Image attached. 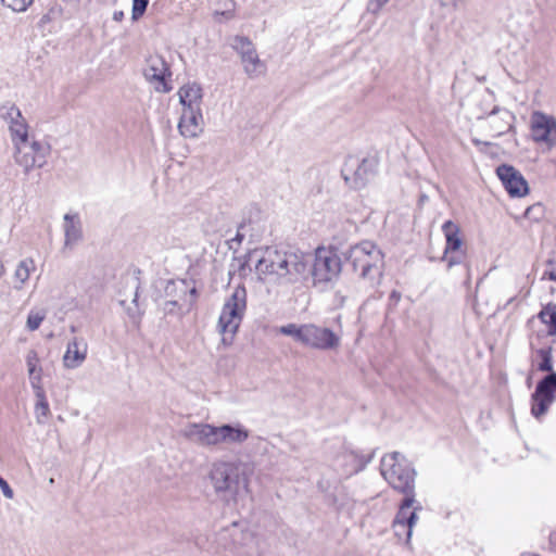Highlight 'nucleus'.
Here are the masks:
<instances>
[{
  "label": "nucleus",
  "mask_w": 556,
  "mask_h": 556,
  "mask_svg": "<svg viewBox=\"0 0 556 556\" xmlns=\"http://www.w3.org/2000/svg\"><path fill=\"white\" fill-rule=\"evenodd\" d=\"M488 128L493 137L497 138L503 135L515 132L516 116L513 112L497 105L485 115Z\"/></svg>",
  "instance_id": "obj_16"
},
{
  "label": "nucleus",
  "mask_w": 556,
  "mask_h": 556,
  "mask_svg": "<svg viewBox=\"0 0 556 556\" xmlns=\"http://www.w3.org/2000/svg\"><path fill=\"white\" fill-rule=\"evenodd\" d=\"M87 354V341L81 337H74L66 344V350L62 357L63 366L66 369H76L85 363Z\"/></svg>",
  "instance_id": "obj_19"
},
{
  "label": "nucleus",
  "mask_w": 556,
  "mask_h": 556,
  "mask_svg": "<svg viewBox=\"0 0 556 556\" xmlns=\"http://www.w3.org/2000/svg\"><path fill=\"white\" fill-rule=\"evenodd\" d=\"M415 502V494L405 495V498L402 501L394 519L397 527H403L404 523L410 527L416 525L418 520L417 510L420 509V506L414 507L412 510Z\"/></svg>",
  "instance_id": "obj_25"
},
{
  "label": "nucleus",
  "mask_w": 556,
  "mask_h": 556,
  "mask_svg": "<svg viewBox=\"0 0 556 556\" xmlns=\"http://www.w3.org/2000/svg\"><path fill=\"white\" fill-rule=\"evenodd\" d=\"M277 331L283 336L292 338L296 343L305 346L306 324L290 323L277 328Z\"/></svg>",
  "instance_id": "obj_30"
},
{
  "label": "nucleus",
  "mask_w": 556,
  "mask_h": 556,
  "mask_svg": "<svg viewBox=\"0 0 556 556\" xmlns=\"http://www.w3.org/2000/svg\"><path fill=\"white\" fill-rule=\"evenodd\" d=\"M128 282H130V287H131L132 302L136 303L137 296H138V282L134 278H129Z\"/></svg>",
  "instance_id": "obj_45"
},
{
  "label": "nucleus",
  "mask_w": 556,
  "mask_h": 556,
  "mask_svg": "<svg viewBox=\"0 0 556 556\" xmlns=\"http://www.w3.org/2000/svg\"><path fill=\"white\" fill-rule=\"evenodd\" d=\"M282 254L283 251L275 248L254 250L241 263V269L244 270L245 266H248L250 270H254L260 281L281 285Z\"/></svg>",
  "instance_id": "obj_7"
},
{
  "label": "nucleus",
  "mask_w": 556,
  "mask_h": 556,
  "mask_svg": "<svg viewBox=\"0 0 556 556\" xmlns=\"http://www.w3.org/2000/svg\"><path fill=\"white\" fill-rule=\"evenodd\" d=\"M14 160L29 172L36 167H42L46 164L48 148L33 138L13 144Z\"/></svg>",
  "instance_id": "obj_10"
},
{
  "label": "nucleus",
  "mask_w": 556,
  "mask_h": 556,
  "mask_svg": "<svg viewBox=\"0 0 556 556\" xmlns=\"http://www.w3.org/2000/svg\"><path fill=\"white\" fill-rule=\"evenodd\" d=\"M231 540V546L243 548L247 554L252 555L257 553L258 542L256 536L250 530L244 529L238 523H232L218 533V540L228 547L227 540Z\"/></svg>",
  "instance_id": "obj_14"
},
{
  "label": "nucleus",
  "mask_w": 556,
  "mask_h": 556,
  "mask_svg": "<svg viewBox=\"0 0 556 556\" xmlns=\"http://www.w3.org/2000/svg\"><path fill=\"white\" fill-rule=\"evenodd\" d=\"M244 73L250 78H256L266 73V65L260 59L257 52L241 61Z\"/></svg>",
  "instance_id": "obj_28"
},
{
  "label": "nucleus",
  "mask_w": 556,
  "mask_h": 556,
  "mask_svg": "<svg viewBox=\"0 0 556 556\" xmlns=\"http://www.w3.org/2000/svg\"><path fill=\"white\" fill-rule=\"evenodd\" d=\"M392 527L394 530V534L399 538V540H403L405 543H408L410 541L414 527H410L405 523L403 525V527H397L395 521H393Z\"/></svg>",
  "instance_id": "obj_38"
},
{
  "label": "nucleus",
  "mask_w": 556,
  "mask_h": 556,
  "mask_svg": "<svg viewBox=\"0 0 556 556\" xmlns=\"http://www.w3.org/2000/svg\"><path fill=\"white\" fill-rule=\"evenodd\" d=\"M181 434L199 446L212 448L220 445L240 446L250 438V430L240 422L220 426L192 422L181 430Z\"/></svg>",
  "instance_id": "obj_2"
},
{
  "label": "nucleus",
  "mask_w": 556,
  "mask_h": 556,
  "mask_svg": "<svg viewBox=\"0 0 556 556\" xmlns=\"http://www.w3.org/2000/svg\"><path fill=\"white\" fill-rule=\"evenodd\" d=\"M124 18V12L123 11H115L113 13V20L115 22H121Z\"/></svg>",
  "instance_id": "obj_46"
},
{
  "label": "nucleus",
  "mask_w": 556,
  "mask_h": 556,
  "mask_svg": "<svg viewBox=\"0 0 556 556\" xmlns=\"http://www.w3.org/2000/svg\"><path fill=\"white\" fill-rule=\"evenodd\" d=\"M181 110H202L203 88L195 81H188L177 91Z\"/></svg>",
  "instance_id": "obj_20"
},
{
  "label": "nucleus",
  "mask_w": 556,
  "mask_h": 556,
  "mask_svg": "<svg viewBox=\"0 0 556 556\" xmlns=\"http://www.w3.org/2000/svg\"><path fill=\"white\" fill-rule=\"evenodd\" d=\"M542 211L543 210L541 204H534L526 210L525 216L528 218L539 219L542 214Z\"/></svg>",
  "instance_id": "obj_43"
},
{
  "label": "nucleus",
  "mask_w": 556,
  "mask_h": 556,
  "mask_svg": "<svg viewBox=\"0 0 556 556\" xmlns=\"http://www.w3.org/2000/svg\"><path fill=\"white\" fill-rule=\"evenodd\" d=\"M163 309L167 314H178L181 311V307L177 300H170L164 303Z\"/></svg>",
  "instance_id": "obj_42"
},
{
  "label": "nucleus",
  "mask_w": 556,
  "mask_h": 556,
  "mask_svg": "<svg viewBox=\"0 0 556 556\" xmlns=\"http://www.w3.org/2000/svg\"><path fill=\"white\" fill-rule=\"evenodd\" d=\"M442 231L445 238L443 260L447 267L452 268L460 264L465 257L464 238L459 226L452 220H446L443 224Z\"/></svg>",
  "instance_id": "obj_12"
},
{
  "label": "nucleus",
  "mask_w": 556,
  "mask_h": 556,
  "mask_svg": "<svg viewBox=\"0 0 556 556\" xmlns=\"http://www.w3.org/2000/svg\"><path fill=\"white\" fill-rule=\"evenodd\" d=\"M62 2L70 7H77L80 0H62Z\"/></svg>",
  "instance_id": "obj_47"
},
{
  "label": "nucleus",
  "mask_w": 556,
  "mask_h": 556,
  "mask_svg": "<svg viewBox=\"0 0 556 556\" xmlns=\"http://www.w3.org/2000/svg\"><path fill=\"white\" fill-rule=\"evenodd\" d=\"M33 391H34L35 399H36L35 407H34L36 421L39 425H45L51 414L50 406H49V403H48V400L46 396L45 388L43 387L35 388V389H33Z\"/></svg>",
  "instance_id": "obj_27"
},
{
  "label": "nucleus",
  "mask_w": 556,
  "mask_h": 556,
  "mask_svg": "<svg viewBox=\"0 0 556 556\" xmlns=\"http://www.w3.org/2000/svg\"><path fill=\"white\" fill-rule=\"evenodd\" d=\"M254 466L242 460L218 459L211 464L207 480L215 494L228 504L250 494Z\"/></svg>",
  "instance_id": "obj_1"
},
{
  "label": "nucleus",
  "mask_w": 556,
  "mask_h": 556,
  "mask_svg": "<svg viewBox=\"0 0 556 556\" xmlns=\"http://www.w3.org/2000/svg\"><path fill=\"white\" fill-rule=\"evenodd\" d=\"M34 0H2L14 12H25Z\"/></svg>",
  "instance_id": "obj_39"
},
{
  "label": "nucleus",
  "mask_w": 556,
  "mask_h": 556,
  "mask_svg": "<svg viewBox=\"0 0 556 556\" xmlns=\"http://www.w3.org/2000/svg\"><path fill=\"white\" fill-rule=\"evenodd\" d=\"M25 363L31 389L43 387V368L38 352L29 350L26 353Z\"/></svg>",
  "instance_id": "obj_24"
},
{
  "label": "nucleus",
  "mask_w": 556,
  "mask_h": 556,
  "mask_svg": "<svg viewBox=\"0 0 556 556\" xmlns=\"http://www.w3.org/2000/svg\"><path fill=\"white\" fill-rule=\"evenodd\" d=\"M230 46L239 54L241 61L257 52L253 42L244 36H235Z\"/></svg>",
  "instance_id": "obj_32"
},
{
  "label": "nucleus",
  "mask_w": 556,
  "mask_h": 556,
  "mask_svg": "<svg viewBox=\"0 0 556 556\" xmlns=\"http://www.w3.org/2000/svg\"><path fill=\"white\" fill-rule=\"evenodd\" d=\"M346 258L358 276L369 282L371 287L378 286L381 281L384 267V255L382 251L369 240H364L352 245Z\"/></svg>",
  "instance_id": "obj_3"
},
{
  "label": "nucleus",
  "mask_w": 556,
  "mask_h": 556,
  "mask_svg": "<svg viewBox=\"0 0 556 556\" xmlns=\"http://www.w3.org/2000/svg\"><path fill=\"white\" fill-rule=\"evenodd\" d=\"M281 283L293 285L308 278L309 253L303 251H283Z\"/></svg>",
  "instance_id": "obj_11"
},
{
  "label": "nucleus",
  "mask_w": 556,
  "mask_h": 556,
  "mask_svg": "<svg viewBox=\"0 0 556 556\" xmlns=\"http://www.w3.org/2000/svg\"><path fill=\"white\" fill-rule=\"evenodd\" d=\"M3 118L5 123L8 124V127L11 128V126H16L21 124L22 122H25L26 119L22 115L20 109L15 105H9L5 108V112L3 113Z\"/></svg>",
  "instance_id": "obj_36"
},
{
  "label": "nucleus",
  "mask_w": 556,
  "mask_h": 556,
  "mask_svg": "<svg viewBox=\"0 0 556 556\" xmlns=\"http://www.w3.org/2000/svg\"><path fill=\"white\" fill-rule=\"evenodd\" d=\"M144 77L157 92H168L170 72L166 61L159 54L150 55L144 67Z\"/></svg>",
  "instance_id": "obj_13"
},
{
  "label": "nucleus",
  "mask_w": 556,
  "mask_h": 556,
  "mask_svg": "<svg viewBox=\"0 0 556 556\" xmlns=\"http://www.w3.org/2000/svg\"><path fill=\"white\" fill-rule=\"evenodd\" d=\"M390 0H368L366 10L368 13L377 16L382 9L389 3Z\"/></svg>",
  "instance_id": "obj_40"
},
{
  "label": "nucleus",
  "mask_w": 556,
  "mask_h": 556,
  "mask_svg": "<svg viewBox=\"0 0 556 556\" xmlns=\"http://www.w3.org/2000/svg\"><path fill=\"white\" fill-rule=\"evenodd\" d=\"M47 317V309L42 307H33L29 309L25 327L28 331H36L40 328L42 321Z\"/></svg>",
  "instance_id": "obj_33"
},
{
  "label": "nucleus",
  "mask_w": 556,
  "mask_h": 556,
  "mask_svg": "<svg viewBox=\"0 0 556 556\" xmlns=\"http://www.w3.org/2000/svg\"><path fill=\"white\" fill-rule=\"evenodd\" d=\"M342 270V263L336 250L319 247L309 254L308 277L315 287L325 288L338 279Z\"/></svg>",
  "instance_id": "obj_8"
},
{
  "label": "nucleus",
  "mask_w": 556,
  "mask_h": 556,
  "mask_svg": "<svg viewBox=\"0 0 556 556\" xmlns=\"http://www.w3.org/2000/svg\"><path fill=\"white\" fill-rule=\"evenodd\" d=\"M549 278H551L552 280H556V276H554L553 274H551V275H549Z\"/></svg>",
  "instance_id": "obj_48"
},
{
  "label": "nucleus",
  "mask_w": 556,
  "mask_h": 556,
  "mask_svg": "<svg viewBox=\"0 0 556 556\" xmlns=\"http://www.w3.org/2000/svg\"><path fill=\"white\" fill-rule=\"evenodd\" d=\"M245 311L247 290L242 286H237L231 294L226 298L216 325L223 346L229 348L233 343Z\"/></svg>",
  "instance_id": "obj_4"
},
{
  "label": "nucleus",
  "mask_w": 556,
  "mask_h": 556,
  "mask_svg": "<svg viewBox=\"0 0 556 556\" xmlns=\"http://www.w3.org/2000/svg\"><path fill=\"white\" fill-rule=\"evenodd\" d=\"M63 232L65 251H72L83 240L81 220L77 214L67 213L63 217Z\"/></svg>",
  "instance_id": "obj_22"
},
{
  "label": "nucleus",
  "mask_w": 556,
  "mask_h": 556,
  "mask_svg": "<svg viewBox=\"0 0 556 556\" xmlns=\"http://www.w3.org/2000/svg\"><path fill=\"white\" fill-rule=\"evenodd\" d=\"M2 271H3V270H2V266L0 265V276L2 275Z\"/></svg>",
  "instance_id": "obj_49"
},
{
  "label": "nucleus",
  "mask_w": 556,
  "mask_h": 556,
  "mask_svg": "<svg viewBox=\"0 0 556 556\" xmlns=\"http://www.w3.org/2000/svg\"><path fill=\"white\" fill-rule=\"evenodd\" d=\"M149 0H132L131 4V18L138 21L141 18L147 10Z\"/></svg>",
  "instance_id": "obj_37"
},
{
  "label": "nucleus",
  "mask_w": 556,
  "mask_h": 556,
  "mask_svg": "<svg viewBox=\"0 0 556 556\" xmlns=\"http://www.w3.org/2000/svg\"><path fill=\"white\" fill-rule=\"evenodd\" d=\"M35 262L31 258L23 260L16 266L14 278L21 283V288L30 277V274L35 270Z\"/></svg>",
  "instance_id": "obj_34"
},
{
  "label": "nucleus",
  "mask_w": 556,
  "mask_h": 556,
  "mask_svg": "<svg viewBox=\"0 0 556 556\" xmlns=\"http://www.w3.org/2000/svg\"><path fill=\"white\" fill-rule=\"evenodd\" d=\"M277 331L283 336L292 338L296 343L305 346L306 324L290 323L277 328Z\"/></svg>",
  "instance_id": "obj_29"
},
{
  "label": "nucleus",
  "mask_w": 556,
  "mask_h": 556,
  "mask_svg": "<svg viewBox=\"0 0 556 556\" xmlns=\"http://www.w3.org/2000/svg\"><path fill=\"white\" fill-rule=\"evenodd\" d=\"M530 136L533 142L547 150L556 147V118L541 111L530 116Z\"/></svg>",
  "instance_id": "obj_9"
},
{
  "label": "nucleus",
  "mask_w": 556,
  "mask_h": 556,
  "mask_svg": "<svg viewBox=\"0 0 556 556\" xmlns=\"http://www.w3.org/2000/svg\"><path fill=\"white\" fill-rule=\"evenodd\" d=\"M230 46L239 54L241 61L257 52L253 42L244 36H235Z\"/></svg>",
  "instance_id": "obj_31"
},
{
  "label": "nucleus",
  "mask_w": 556,
  "mask_h": 556,
  "mask_svg": "<svg viewBox=\"0 0 556 556\" xmlns=\"http://www.w3.org/2000/svg\"><path fill=\"white\" fill-rule=\"evenodd\" d=\"M380 471L393 490L404 495L415 494L416 470L400 452L386 454L381 458Z\"/></svg>",
  "instance_id": "obj_5"
},
{
  "label": "nucleus",
  "mask_w": 556,
  "mask_h": 556,
  "mask_svg": "<svg viewBox=\"0 0 556 556\" xmlns=\"http://www.w3.org/2000/svg\"><path fill=\"white\" fill-rule=\"evenodd\" d=\"M0 489L7 498H9V500L13 498V496H14L13 490L11 489L9 483L1 477H0Z\"/></svg>",
  "instance_id": "obj_44"
},
{
  "label": "nucleus",
  "mask_w": 556,
  "mask_h": 556,
  "mask_svg": "<svg viewBox=\"0 0 556 556\" xmlns=\"http://www.w3.org/2000/svg\"><path fill=\"white\" fill-rule=\"evenodd\" d=\"M372 177L370 163L363 161L351 176H345V181L351 188L361 190L368 185Z\"/></svg>",
  "instance_id": "obj_26"
},
{
  "label": "nucleus",
  "mask_w": 556,
  "mask_h": 556,
  "mask_svg": "<svg viewBox=\"0 0 556 556\" xmlns=\"http://www.w3.org/2000/svg\"><path fill=\"white\" fill-rule=\"evenodd\" d=\"M469 0H439L442 7L452 8L454 10L464 9Z\"/></svg>",
  "instance_id": "obj_41"
},
{
  "label": "nucleus",
  "mask_w": 556,
  "mask_h": 556,
  "mask_svg": "<svg viewBox=\"0 0 556 556\" xmlns=\"http://www.w3.org/2000/svg\"><path fill=\"white\" fill-rule=\"evenodd\" d=\"M536 367L541 371L549 372L539 382L532 395L531 413L539 418L547 412L556 395V372L553 371L551 348H541L536 351Z\"/></svg>",
  "instance_id": "obj_6"
},
{
  "label": "nucleus",
  "mask_w": 556,
  "mask_h": 556,
  "mask_svg": "<svg viewBox=\"0 0 556 556\" xmlns=\"http://www.w3.org/2000/svg\"><path fill=\"white\" fill-rule=\"evenodd\" d=\"M366 460L353 451L340 453L333 460V468L342 477H350L364 467Z\"/></svg>",
  "instance_id": "obj_23"
},
{
  "label": "nucleus",
  "mask_w": 556,
  "mask_h": 556,
  "mask_svg": "<svg viewBox=\"0 0 556 556\" xmlns=\"http://www.w3.org/2000/svg\"><path fill=\"white\" fill-rule=\"evenodd\" d=\"M340 345V337L326 327L306 324L305 346L319 351L336 350Z\"/></svg>",
  "instance_id": "obj_15"
},
{
  "label": "nucleus",
  "mask_w": 556,
  "mask_h": 556,
  "mask_svg": "<svg viewBox=\"0 0 556 556\" xmlns=\"http://www.w3.org/2000/svg\"><path fill=\"white\" fill-rule=\"evenodd\" d=\"M531 326L536 332L538 338L556 336V305H546L538 315L536 319H532Z\"/></svg>",
  "instance_id": "obj_21"
},
{
  "label": "nucleus",
  "mask_w": 556,
  "mask_h": 556,
  "mask_svg": "<svg viewBox=\"0 0 556 556\" xmlns=\"http://www.w3.org/2000/svg\"><path fill=\"white\" fill-rule=\"evenodd\" d=\"M496 175L510 197L522 198L529 193L527 180L515 167L501 165L496 168Z\"/></svg>",
  "instance_id": "obj_17"
},
{
  "label": "nucleus",
  "mask_w": 556,
  "mask_h": 556,
  "mask_svg": "<svg viewBox=\"0 0 556 556\" xmlns=\"http://www.w3.org/2000/svg\"><path fill=\"white\" fill-rule=\"evenodd\" d=\"M9 131L13 144L31 138L28 132V124L26 121L22 122L16 126H11V128H9Z\"/></svg>",
  "instance_id": "obj_35"
},
{
  "label": "nucleus",
  "mask_w": 556,
  "mask_h": 556,
  "mask_svg": "<svg viewBox=\"0 0 556 556\" xmlns=\"http://www.w3.org/2000/svg\"><path fill=\"white\" fill-rule=\"evenodd\" d=\"M204 118L202 110H181L178 121L179 134L186 139H195L203 132Z\"/></svg>",
  "instance_id": "obj_18"
}]
</instances>
